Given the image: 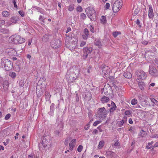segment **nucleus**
Returning a JSON list of instances; mask_svg holds the SVG:
<instances>
[{"instance_id":"f257e3e1","label":"nucleus","mask_w":158,"mask_h":158,"mask_svg":"<svg viewBox=\"0 0 158 158\" xmlns=\"http://www.w3.org/2000/svg\"><path fill=\"white\" fill-rule=\"evenodd\" d=\"M1 66L6 71L10 70L13 68L12 62L10 60L5 58L2 59Z\"/></svg>"},{"instance_id":"f03ea898","label":"nucleus","mask_w":158,"mask_h":158,"mask_svg":"<svg viewBox=\"0 0 158 158\" xmlns=\"http://www.w3.org/2000/svg\"><path fill=\"white\" fill-rule=\"evenodd\" d=\"M86 14L88 17L91 20L95 21L96 19V13L94 9L93 8L88 7L85 10L86 12L87 10Z\"/></svg>"},{"instance_id":"7ed1b4c3","label":"nucleus","mask_w":158,"mask_h":158,"mask_svg":"<svg viewBox=\"0 0 158 158\" xmlns=\"http://www.w3.org/2000/svg\"><path fill=\"white\" fill-rule=\"evenodd\" d=\"M56 126V130L54 131L55 136L56 137H58L60 135V133L62 130L63 127V123L61 121H57L55 124Z\"/></svg>"},{"instance_id":"20e7f679","label":"nucleus","mask_w":158,"mask_h":158,"mask_svg":"<svg viewBox=\"0 0 158 158\" xmlns=\"http://www.w3.org/2000/svg\"><path fill=\"white\" fill-rule=\"evenodd\" d=\"M122 6V2L121 0H117L113 5L112 10L114 13L118 12Z\"/></svg>"},{"instance_id":"39448f33","label":"nucleus","mask_w":158,"mask_h":158,"mask_svg":"<svg viewBox=\"0 0 158 158\" xmlns=\"http://www.w3.org/2000/svg\"><path fill=\"white\" fill-rule=\"evenodd\" d=\"M108 113V111L104 107L99 108L98 111V114L99 118L104 119L106 118V115Z\"/></svg>"},{"instance_id":"423d86ee","label":"nucleus","mask_w":158,"mask_h":158,"mask_svg":"<svg viewBox=\"0 0 158 158\" xmlns=\"http://www.w3.org/2000/svg\"><path fill=\"white\" fill-rule=\"evenodd\" d=\"M25 40L19 35H16L13 38L12 41L14 44H22L25 42Z\"/></svg>"},{"instance_id":"0eeeda50","label":"nucleus","mask_w":158,"mask_h":158,"mask_svg":"<svg viewBox=\"0 0 158 158\" xmlns=\"http://www.w3.org/2000/svg\"><path fill=\"white\" fill-rule=\"evenodd\" d=\"M46 85L45 79L44 78H41L38 82L37 87H39L45 89L46 87Z\"/></svg>"},{"instance_id":"6e6552de","label":"nucleus","mask_w":158,"mask_h":158,"mask_svg":"<svg viewBox=\"0 0 158 158\" xmlns=\"http://www.w3.org/2000/svg\"><path fill=\"white\" fill-rule=\"evenodd\" d=\"M149 72L151 76L155 77H158V71L155 67L149 66Z\"/></svg>"},{"instance_id":"1a4fd4ad","label":"nucleus","mask_w":158,"mask_h":158,"mask_svg":"<svg viewBox=\"0 0 158 158\" xmlns=\"http://www.w3.org/2000/svg\"><path fill=\"white\" fill-rule=\"evenodd\" d=\"M136 73L139 78L143 80L146 79L147 77L146 73L142 70L137 71Z\"/></svg>"},{"instance_id":"9d476101","label":"nucleus","mask_w":158,"mask_h":158,"mask_svg":"<svg viewBox=\"0 0 158 158\" xmlns=\"http://www.w3.org/2000/svg\"><path fill=\"white\" fill-rule=\"evenodd\" d=\"M51 43L52 47L55 49L59 48L61 45L60 41L58 39L52 40Z\"/></svg>"},{"instance_id":"9b49d317","label":"nucleus","mask_w":158,"mask_h":158,"mask_svg":"<svg viewBox=\"0 0 158 158\" xmlns=\"http://www.w3.org/2000/svg\"><path fill=\"white\" fill-rule=\"evenodd\" d=\"M84 54L83 56L84 58H86L87 57L89 54L92 51V48L91 47L84 48L83 49Z\"/></svg>"},{"instance_id":"f8f14e48","label":"nucleus","mask_w":158,"mask_h":158,"mask_svg":"<svg viewBox=\"0 0 158 158\" xmlns=\"http://www.w3.org/2000/svg\"><path fill=\"white\" fill-rule=\"evenodd\" d=\"M45 89L39 87H36V93L38 97H40L43 94Z\"/></svg>"},{"instance_id":"ddd939ff","label":"nucleus","mask_w":158,"mask_h":158,"mask_svg":"<svg viewBox=\"0 0 158 158\" xmlns=\"http://www.w3.org/2000/svg\"><path fill=\"white\" fill-rule=\"evenodd\" d=\"M47 136H43L42 138V142L44 144V148H46L49 142V139H47Z\"/></svg>"},{"instance_id":"4468645a","label":"nucleus","mask_w":158,"mask_h":158,"mask_svg":"<svg viewBox=\"0 0 158 158\" xmlns=\"http://www.w3.org/2000/svg\"><path fill=\"white\" fill-rule=\"evenodd\" d=\"M137 81L138 82L139 87V88L141 90L143 91L144 90V88L145 87V83L142 81H140L139 79H137Z\"/></svg>"},{"instance_id":"2eb2a0df","label":"nucleus","mask_w":158,"mask_h":158,"mask_svg":"<svg viewBox=\"0 0 158 158\" xmlns=\"http://www.w3.org/2000/svg\"><path fill=\"white\" fill-rule=\"evenodd\" d=\"M8 54L10 56H14L16 55L17 53L15 49L11 48L9 49Z\"/></svg>"},{"instance_id":"dca6fc26","label":"nucleus","mask_w":158,"mask_h":158,"mask_svg":"<svg viewBox=\"0 0 158 158\" xmlns=\"http://www.w3.org/2000/svg\"><path fill=\"white\" fill-rule=\"evenodd\" d=\"M89 31L88 29L85 28L84 30L83 34L82 35L83 38L84 40H86L89 36Z\"/></svg>"},{"instance_id":"f3484780","label":"nucleus","mask_w":158,"mask_h":158,"mask_svg":"<svg viewBox=\"0 0 158 158\" xmlns=\"http://www.w3.org/2000/svg\"><path fill=\"white\" fill-rule=\"evenodd\" d=\"M76 143V139H73L72 140L69 144V149L70 150H73L74 147H75Z\"/></svg>"},{"instance_id":"a211bd4d","label":"nucleus","mask_w":158,"mask_h":158,"mask_svg":"<svg viewBox=\"0 0 158 158\" xmlns=\"http://www.w3.org/2000/svg\"><path fill=\"white\" fill-rule=\"evenodd\" d=\"M110 70L109 68L107 66L103 67L102 69V72L105 75H106L107 74L109 73Z\"/></svg>"},{"instance_id":"6ab92c4d","label":"nucleus","mask_w":158,"mask_h":158,"mask_svg":"<svg viewBox=\"0 0 158 158\" xmlns=\"http://www.w3.org/2000/svg\"><path fill=\"white\" fill-rule=\"evenodd\" d=\"M111 107L110 109V113L113 112L116 110L117 106L115 103L112 102L111 103Z\"/></svg>"},{"instance_id":"aec40b11","label":"nucleus","mask_w":158,"mask_h":158,"mask_svg":"<svg viewBox=\"0 0 158 158\" xmlns=\"http://www.w3.org/2000/svg\"><path fill=\"white\" fill-rule=\"evenodd\" d=\"M154 16V14L153 12V9L151 7H150L149 8L148 11V17L149 18H152Z\"/></svg>"},{"instance_id":"412c9836","label":"nucleus","mask_w":158,"mask_h":158,"mask_svg":"<svg viewBox=\"0 0 158 158\" xmlns=\"http://www.w3.org/2000/svg\"><path fill=\"white\" fill-rule=\"evenodd\" d=\"M9 83L7 81H5L3 83V87L4 89L6 90L8 89L9 85Z\"/></svg>"},{"instance_id":"4be33fe9","label":"nucleus","mask_w":158,"mask_h":158,"mask_svg":"<svg viewBox=\"0 0 158 158\" xmlns=\"http://www.w3.org/2000/svg\"><path fill=\"white\" fill-rule=\"evenodd\" d=\"M124 76L127 78H130L131 77L132 75L131 73L128 72H125L123 74Z\"/></svg>"},{"instance_id":"5701e85b","label":"nucleus","mask_w":158,"mask_h":158,"mask_svg":"<svg viewBox=\"0 0 158 158\" xmlns=\"http://www.w3.org/2000/svg\"><path fill=\"white\" fill-rule=\"evenodd\" d=\"M85 98L86 100L89 101L91 99V94L89 92H87L85 94Z\"/></svg>"},{"instance_id":"b1692460","label":"nucleus","mask_w":158,"mask_h":158,"mask_svg":"<svg viewBox=\"0 0 158 158\" xmlns=\"http://www.w3.org/2000/svg\"><path fill=\"white\" fill-rule=\"evenodd\" d=\"M109 100V98L105 96L102 97L101 99V101L102 103H104L107 102Z\"/></svg>"},{"instance_id":"393cba45","label":"nucleus","mask_w":158,"mask_h":158,"mask_svg":"<svg viewBox=\"0 0 158 158\" xmlns=\"http://www.w3.org/2000/svg\"><path fill=\"white\" fill-rule=\"evenodd\" d=\"M127 121V118L124 117L122 120L120 122V123L118 124V126L119 127H121L123 124L126 122Z\"/></svg>"},{"instance_id":"a878e982","label":"nucleus","mask_w":158,"mask_h":158,"mask_svg":"<svg viewBox=\"0 0 158 158\" xmlns=\"http://www.w3.org/2000/svg\"><path fill=\"white\" fill-rule=\"evenodd\" d=\"M94 44L95 45L98 46V47H100L102 46L101 41L99 39H97L95 40Z\"/></svg>"},{"instance_id":"bb28decb","label":"nucleus","mask_w":158,"mask_h":158,"mask_svg":"<svg viewBox=\"0 0 158 158\" xmlns=\"http://www.w3.org/2000/svg\"><path fill=\"white\" fill-rule=\"evenodd\" d=\"M50 111L49 112L50 115H52L54 112V104L53 103H52L51 105L50 106Z\"/></svg>"},{"instance_id":"cd10ccee","label":"nucleus","mask_w":158,"mask_h":158,"mask_svg":"<svg viewBox=\"0 0 158 158\" xmlns=\"http://www.w3.org/2000/svg\"><path fill=\"white\" fill-rule=\"evenodd\" d=\"M49 36L50 35H49L45 34L43 37L42 40L44 42L48 41L49 39Z\"/></svg>"},{"instance_id":"c85d7f7f","label":"nucleus","mask_w":158,"mask_h":158,"mask_svg":"<svg viewBox=\"0 0 158 158\" xmlns=\"http://www.w3.org/2000/svg\"><path fill=\"white\" fill-rule=\"evenodd\" d=\"M9 31L8 29L6 28H2L0 29V32L3 34L8 33Z\"/></svg>"},{"instance_id":"c756f323","label":"nucleus","mask_w":158,"mask_h":158,"mask_svg":"<svg viewBox=\"0 0 158 158\" xmlns=\"http://www.w3.org/2000/svg\"><path fill=\"white\" fill-rule=\"evenodd\" d=\"M2 15L3 16L6 17H8L9 15L10 14L9 12L6 11H4L2 13Z\"/></svg>"},{"instance_id":"7c9ffc66","label":"nucleus","mask_w":158,"mask_h":158,"mask_svg":"<svg viewBox=\"0 0 158 158\" xmlns=\"http://www.w3.org/2000/svg\"><path fill=\"white\" fill-rule=\"evenodd\" d=\"M104 145V141H100L99 144L98 146V148L99 149L102 148Z\"/></svg>"},{"instance_id":"2f4dec72","label":"nucleus","mask_w":158,"mask_h":158,"mask_svg":"<svg viewBox=\"0 0 158 158\" xmlns=\"http://www.w3.org/2000/svg\"><path fill=\"white\" fill-rule=\"evenodd\" d=\"M51 95L48 92L46 93L45 94V98L46 101H48L50 99Z\"/></svg>"},{"instance_id":"473e14b6","label":"nucleus","mask_w":158,"mask_h":158,"mask_svg":"<svg viewBox=\"0 0 158 158\" xmlns=\"http://www.w3.org/2000/svg\"><path fill=\"white\" fill-rule=\"evenodd\" d=\"M146 135L147 134L143 130H142L140 131L139 136L141 137H143L146 136Z\"/></svg>"},{"instance_id":"72a5a7b5","label":"nucleus","mask_w":158,"mask_h":158,"mask_svg":"<svg viewBox=\"0 0 158 158\" xmlns=\"http://www.w3.org/2000/svg\"><path fill=\"white\" fill-rule=\"evenodd\" d=\"M102 23L104 24L106 23V17L105 16H102L101 17L100 19Z\"/></svg>"},{"instance_id":"f704fd0d","label":"nucleus","mask_w":158,"mask_h":158,"mask_svg":"<svg viewBox=\"0 0 158 158\" xmlns=\"http://www.w3.org/2000/svg\"><path fill=\"white\" fill-rule=\"evenodd\" d=\"M9 75L13 78H14L16 77V73L12 72H10Z\"/></svg>"},{"instance_id":"c9c22d12","label":"nucleus","mask_w":158,"mask_h":158,"mask_svg":"<svg viewBox=\"0 0 158 158\" xmlns=\"http://www.w3.org/2000/svg\"><path fill=\"white\" fill-rule=\"evenodd\" d=\"M121 34L120 31H114L113 32V35L114 37H116L118 35Z\"/></svg>"},{"instance_id":"e433bc0d","label":"nucleus","mask_w":158,"mask_h":158,"mask_svg":"<svg viewBox=\"0 0 158 158\" xmlns=\"http://www.w3.org/2000/svg\"><path fill=\"white\" fill-rule=\"evenodd\" d=\"M74 9V5L73 4H71L69 6L68 10L71 11H73Z\"/></svg>"},{"instance_id":"4c0bfd02","label":"nucleus","mask_w":158,"mask_h":158,"mask_svg":"<svg viewBox=\"0 0 158 158\" xmlns=\"http://www.w3.org/2000/svg\"><path fill=\"white\" fill-rule=\"evenodd\" d=\"M80 18L83 20L85 19L86 17V15L84 13H81L80 15Z\"/></svg>"},{"instance_id":"58836bf2","label":"nucleus","mask_w":158,"mask_h":158,"mask_svg":"<svg viewBox=\"0 0 158 158\" xmlns=\"http://www.w3.org/2000/svg\"><path fill=\"white\" fill-rule=\"evenodd\" d=\"M151 102H152L154 104L157 105H158V102L155 98H151Z\"/></svg>"},{"instance_id":"ea45409f","label":"nucleus","mask_w":158,"mask_h":158,"mask_svg":"<svg viewBox=\"0 0 158 158\" xmlns=\"http://www.w3.org/2000/svg\"><path fill=\"white\" fill-rule=\"evenodd\" d=\"M73 70H74L73 73L75 74L77 76H78L79 75V70L77 69H76V68H74Z\"/></svg>"},{"instance_id":"a19ab883","label":"nucleus","mask_w":158,"mask_h":158,"mask_svg":"<svg viewBox=\"0 0 158 158\" xmlns=\"http://www.w3.org/2000/svg\"><path fill=\"white\" fill-rule=\"evenodd\" d=\"M137 100L136 99H133L131 102V104L133 105H134L137 103Z\"/></svg>"},{"instance_id":"79ce46f5","label":"nucleus","mask_w":158,"mask_h":158,"mask_svg":"<svg viewBox=\"0 0 158 158\" xmlns=\"http://www.w3.org/2000/svg\"><path fill=\"white\" fill-rule=\"evenodd\" d=\"M77 11L78 12H81L82 11L83 9L80 6H78L76 8Z\"/></svg>"},{"instance_id":"37998d69","label":"nucleus","mask_w":158,"mask_h":158,"mask_svg":"<svg viewBox=\"0 0 158 158\" xmlns=\"http://www.w3.org/2000/svg\"><path fill=\"white\" fill-rule=\"evenodd\" d=\"M101 121H96L93 123V126H96L97 125L101 123Z\"/></svg>"},{"instance_id":"c03bdc74","label":"nucleus","mask_w":158,"mask_h":158,"mask_svg":"<svg viewBox=\"0 0 158 158\" xmlns=\"http://www.w3.org/2000/svg\"><path fill=\"white\" fill-rule=\"evenodd\" d=\"M138 97L139 98V100H140V102H143V96L142 95L139 94V95H138Z\"/></svg>"},{"instance_id":"a18cd8bd","label":"nucleus","mask_w":158,"mask_h":158,"mask_svg":"<svg viewBox=\"0 0 158 158\" xmlns=\"http://www.w3.org/2000/svg\"><path fill=\"white\" fill-rule=\"evenodd\" d=\"M83 148V146L81 145H80L77 148V151L79 152H81Z\"/></svg>"},{"instance_id":"49530a36","label":"nucleus","mask_w":158,"mask_h":158,"mask_svg":"<svg viewBox=\"0 0 158 158\" xmlns=\"http://www.w3.org/2000/svg\"><path fill=\"white\" fill-rule=\"evenodd\" d=\"M152 147V146L150 143H148V145L146 146V148L148 149H150Z\"/></svg>"},{"instance_id":"de8ad7c7","label":"nucleus","mask_w":158,"mask_h":158,"mask_svg":"<svg viewBox=\"0 0 158 158\" xmlns=\"http://www.w3.org/2000/svg\"><path fill=\"white\" fill-rule=\"evenodd\" d=\"M11 115L10 114H7L5 117V118L6 120L9 119Z\"/></svg>"},{"instance_id":"09e8293b","label":"nucleus","mask_w":158,"mask_h":158,"mask_svg":"<svg viewBox=\"0 0 158 158\" xmlns=\"http://www.w3.org/2000/svg\"><path fill=\"white\" fill-rule=\"evenodd\" d=\"M142 102H144V107H146L148 105V101L147 100H146V99L143 100V101Z\"/></svg>"},{"instance_id":"8fccbe9b","label":"nucleus","mask_w":158,"mask_h":158,"mask_svg":"<svg viewBox=\"0 0 158 158\" xmlns=\"http://www.w3.org/2000/svg\"><path fill=\"white\" fill-rule=\"evenodd\" d=\"M114 145L116 147H118L120 146V144L118 141H117L114 143Z\"/></svg>"},{"instance_id":"3c124183","label":"nucleus","mask_w":158,"mask_h":158,"mask_svg":"<svg viewBox=\"0 0 158 158\" xmlns=\"http://www.w3.org/2000/svg\"><path fill=\"white\" fill-rule=\"evenodd\" d=\"M90 29L91 31L93 33L94 32V27L93 26L90 25Z\"/></svg>"},{"instance_id":"603ef678","label":"nucleus","mask_w":158,"mask_h":158,"mask_svg":"<svg viewBox=\"0 0 158 158\" xmlns=\"http://www.w3.org/2000/svg\"><path fill=\"white\" fill-rule=\"evenodd\" d=\"M19 13L22 17H23L24 15V13L23 11H19Z\"/></svg>"},{"instance_id":"864d4df0","label":"nucleus","mask_w":158,"mask_h":158,"mask_svg":"<svg viewBox=\"0 0 158 158\" xmlns=\"http://www.w3.org/2000/svg\"><path fill=\"white\" fill-rule=\"evenodd\" d=\"M85 44H86L85 42L83 41H82L81 43L80 46L81 47H83L84 46H85Z\"/></svg>"},{"instance_id":"5fc2aeb1","label":"nucleus","mask_w":158,"mask_h":158,"mask_svg":"<svg viewBox=\"0 0 158 158\" xmlns=\"http://www.w3.org/2000/svg\"><path fill=\"white\" fill-rule=\"evenodd\" d=\"M39 146L40 149L41 148H42V147H44V144L42 143V142H40L39 143Z\"/></svg>"},{"instance_id":"6e6d98bb","label":"nucleus","mask_w":158,"mask_h":158,"mask_svg":"<svg viewBox=\"0 0 158 158\" xmlns=\"http://www.w3.org/2000/svg\"><path fill=\"white\" fill-rule=\"evenodd\" d=\"M105 7L106 9H108L110 7V4L109 3H106Z\"/></svg>"},{"instance_id":"4d7b16f0","label":"nucleus","mask_w":158,"mask_h":158,"mask_svg":"<svg viewBox=\"0 0 158 158\" xmlns=\"http://www.w3.org/2000/svg\"><path fill=\"white\" fill-rule=\"evenodd\" d=\"M139 11V10L138 9H136L134 11V15H136Z\"/></svg>"},{"instance_id":"13d9d810","label":"nucleus","mask_w":158,"mask_h":158,"mask_svg":"<svg viewBox=\"0 0 158 158\" xmlns=\"http://www.w3.org/2000/svg\"><path fill=\"white\" fill-rule=\"evenodd\" d=\"M5 23V21L3 19H0V24L1 25H3Z\"/></svg>"},{"instance_id":"bf43d9fd","label":"nucleus","mask_w":158,"mask_h":158,"mask_svg":"<svg viewBox=\"0 0 158 158\" xmlns=\"http://www.w3.org/2000/svg\"><path fill=\"white\" fill-rule=\"evenodd\" d=\"M13 2L14 3V6L16 8H17L18 7V6L16 4V2H15V0H13Z\"/></svg>"},{"instance_id":"052dcab7","label":"nucleus","mask_w":158,"mask_h":158,"mask_svg":"<svg viewBox=\"0 0 158 158\" xmlns=\"http://www.w3.org/2000/svg\"><path fill=\"white\" fill-rule=\"evenodd\" d=\"M24 85V82L23 81H21L19 83V85L20 87H22Z\"/></svg>"},{"instance_id":"680f3d73","label":"nucleus","mask_w":158,"mask_h":158,"mask_svg":"<svg viewBox=\"0 0 158 158\" xmlns=\"http://www.w3.org/2000/svg\"><path fill=\"white\" fill-rule=\"evenodd\" d=\"M141 43L143 44L147 45L148 43V42L147 41L144 40L142 41Z\"/></svg>"},{"instance_id":"e2e57ef3","label":"nucleus","mask_w":158,"mask_h":158,"mask_svg":"<svg viewBox=\"0 0 158 158\" xmlns=\"http://www.w3.org/2000/svg\"><path fill=\"white\" fill-rule=\"evenodd\" d=\"M98 133V131L96 129H94L92 132V133L93 134H97Z\"/></svg>"},{"instance_id":"0e129e2a","label":"nucleus","mask_w":158,"mask_h":158,"mask_svg":"<svg viewBox=\"0 0 158 158\" xmlns=\"http://www.w3.org/2000/svg\"><path fill=\"white\" fill-rule=\"evenodd\" d=\"M125 114L126 115H129L131 114V113L129 110H126L125 113Z\"/></svg>"},{"instance_id":"69168bd1","label":"nucleus","mask_w":158,"mask_h":158,"mask_svg":"<svg viewBox=\"0 0 158 158\" xmlns=\"http://www.w3.org/2000/svg\"><path fill=\"white\" fill-rule=\"evenodd\" d=\"M28 158H37V157H35V156H33L32 155H28Z\"/></svg>"},{"instance_id":"338daca9","label":"nucleus","mask_w":158,"mask_h":158,"mask_svg":"<svg viewBox=\"0 0 158 158\" xmlns=\"http://www.w3.org/2000/svg\"><path fill=\"white\" fill-rule=\"evenodd\" d=\"M89 124H88L85 127L84 129L85 130H87L89 129Z\"/></svg>"},{"instance_id":"774afa93","label":"nucleus","mask_w":158,"mask_h":158,"mask_svg":"<svg viewBox=\"0 0 158 158\" xmlns=\"http://www.w3.org/2000/svg\"><path fill=\"white\" fill-rule=\"evenodd\" d=\"M129 123L130 124H131L133 123V121L131 118H130L129 119Z\"/></svg>"}]
</instances>
